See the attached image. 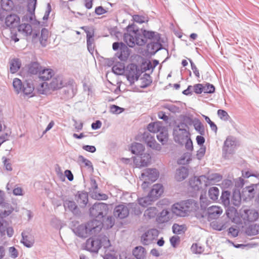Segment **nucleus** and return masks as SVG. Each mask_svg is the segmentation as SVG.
<instances>
[{
	"label": "nucleus",
	"mask_w": 259,
	"mask_h": 259,
	"mask_svg": "<svg viewBox=\"0 0 259 259\" xmlns=\"http://www.w3.org/2000/svg\"><path fill=\"white\" fill-rule=\"evenodd\" d=\"M101 223L97 220H92L86 224H81L72 228L76 235L80 238H87L90 235H95L102 229Z\"/></svg>",
	"instance_id": "nucleus-1"
},
{
	"label": "nucleus",
	"mask_w": 259,
	"mask_h": 259,
	"mask_svg": "<svg viewBox=\"0 0 259 259\" xmlns=\"http://www.w3.org/2000/svg\"><path fill=\"white\" fill-rule=\"evenodd\" d=\"M195 205L193 200H187L176 203L171 206L172 212L179 217H185L191 211Z\"/></svg>",
	"instance_id": "nucleus-2"
},
{
	"label": "nucleus",
	"mask_w": 259,
	"mask_h": 259,
	"mask_svg": "<svg viewBox=\"0 0 259 259\" xmlns=\"http://www.w3.org/2000/svg\"><path fill=\"white\" fill-rule=\"evenodd\" d=\"M186 126L185 123H181L173 128L174 140L180 145L184 144L186 139L190 136L189 132L185 128Z\"/></svg>",
	"instance_id": "nucleus-3"
},
{
	"label": "nucleus",
	"mask_w": 259,
	"mask_h": 259,
	"mask_svg": "<svg viewBox=\"0 0 259 259\" xmlns=\"http://www.w3.org/2000/svg\"><path fill=\"white\" fill-rule=\"evenodd\" d=\"M108 205L104 203H95L90 209L91 216L100 220L105 217L108 213Z\"/></svg>",
	"instance_id": "nucleus-4"
},
{
	"label": "nucleus",
	"mask_w": 259,
	"mask_h": 259,
	"mask_svg": "<svg viewBox=\"0 0 259 259\" xmlns=\"http://www.w3.org/2000/svg\"><path fill=\"white\" fill-rule=\"evenodd\" d=\"M141 74V70L137 65L133 63L128 64L125 70V75L131 84L138 80Z\"/></svg>",
	"instance_id": "nucleus-5"
},
{
	"label": "nucleus",
	"mask_w": 259,
	"mask_h": 259,
	"mask_svg": "<svg viewBox=\"0 0 259 259\" xmlns=\"http://www.w3.org/2000/svg\"><path fill=\"white\" fill-rule=\"evenodd\" d=\"M159 171L156 168H146L141 174V177L144 180L142 185L145 189L148 184L155 182L159 177Z\"/></svg>",
	"instance_id": "nucleus-6"
},
{
	"label": "nucleus",
	"mask_w": 259,
	"mask_h": 259,
	"mask_svg": "<svg viewBox=\"0 0 259 259\" xmlns=\"http://www.w3.org/2000/svg\"><path fill=\"white\" fill-rule=\"evenodd\" d=\"M113 50L119 51L116 53V56L120 60L125 61L128 59L130 55V50L127 48L126 45L123 42H115L112 45Z\"/></svg>",
	"instance_id": "nucleus-7"
},
{
	"label": "nucleus",
	"mask_w": 259,
	"mask_h": 259,
	"mask_svg": "<svg viewBox=\"0 0 259 259\" xmlns=\"http://www.w3.org/2000/svg\"><path fill=\"white\" fill-rule=\"evenodd\" d=\"M206 176L202 175L199 177L192 178L189 181V184L194 191H198L208 186V184L206 183Z\"/></svg>",
	"instance_id": "nucleus-8"
},
{
	"label": "nucleus",
	"mask_w": 259,
	"mask_h": 259,
	"mask_svg": "<svg viewBox=\"0 0 259 259\" xmlns=\"http://www.w3.org/2000/svg\"><path fill=\"white\" fill-rule=\"evenodd\" d=\"M259 217L258 212L254 209H244L241 212V218L244 223L256 221Z\"/></svg>",
	"instance_id": "nucleus-9"
},
{
	"label": "nucleus",
	"mask_w": 259,
	"mask_h": 259,
	"mask_svg": "<svg viewBox=\"0 0 259 259\" xmlns=\"http://www.w3.org/2000/svg\"><path fill=\"white\" fill-rule=\"evenodd\" d=\"M159 232L156 229L148 230L141 236V242L144 245H149L158 236Z\"/></svg>",
	"instance_id": "nucleus-10"
},
{
	"label": "nucleus",
	"mask_w": 259,
	"mask_h": 259,
	"mask_svg": "<svg viewBox=\"0 0 259 259\" xmlns=\"http://www.w3.org/2000/svg\"><path fill=\"white\" fill-rule=\"evenodd\" d=\"M2 211L0 212V233L2 235L6 234V230L8 227V223L4 219V217L8 216L12 212L11 210H3V206H1Z\"/></svg>",
	"instance_id": "nucleus-11"
},
{
	"label": "nucleus",
	"mask_w": 259,
	"mask_h": 259,
	"mask_svg": "<svg viewBox=\"0 0 259 259\" xmlns=\"http://www.w3.org/2000/svg\"><path fill=\"white\" fill-rule=\"evenodd\" d=\"M86 249L93 252H98L101 248V242L98 238H90L86 241Z\"/></svg>",
	"instance_id": "nucleus-12"
},
{
	"label": "nucleus",
	"mask_w": 259,
	"mask_h": 259,
	"mask_svg": "<svg viewBox=\"0 0 259 259\" xmlns=\"http://www.w3.org/2000/svg\"><path fill=\"white\" fill-rule=\"evenodd\" d=\"M130 209L127 205L120 204L116 206L114 210V215L115 217L124 219L128 216Z\"/></svg>",
	"instance_id": "nucleus-13"
},
{
	"label": "nucleus",
	"mask_w": 259,
	"mask_h": 259,
	"mask_svg": "<svg viewBox=\"0 0 259 259\" xmlns=\"http://www.w3.org/2000/svg\"><path fill=\"white\" fill-rule=\"evenodd\" d=\"M235 146V141L232 138L228 137L226 139L223 148L225 157H228V154H231L234 152Z\"/></svg>",
	"instance_id": "nucleus-14"
},
{
	"label": "nucleus",
	"mask_w": 259,
	"mask_h": 259,
	"mask_svg": "<svg viewBox=\"0 0 259 259\" xmlns=\"http://www.w3.org/2000/svg\"><path fill=\"white\" fill-rule=\"evenodd\" d=\"M133 26H128L127 27V31L129 33H125L123 36L124 41L131 48L134 47L136 44L135 34L133 33Z\"/></svg>",
	"instance_id": "nucleus-15"
},
{
	"label": "nucleus",
	"mask_w": 259,
	"mask_h": 259,
	"mask_svg": "<svg viewBox=\"0 0 259 259\" xmlns=\"http://www.w3.org/2000/svg\"><path fill=\"white\" fill-rule=\"evenodd\" d=\"M143 138L147 145L153 150L160 151L161 146L155 141L154 137L149 133H144Z\"/></svg>",
	"instance_id": "nucleus-16"
},
{
	"label": "nucleus",
	"mask_w": 259,
	"mask_h": 259,
	"mask_svg": "<svg viewBox=\"0 0 259 259\" xmlns=\"http://www.w3.org/2000/svg\"><path fill=\"white\" fill-rule=\"evenodd\" d=\"M139 157L134 158V162L137 167L147 166L150 162L151 156L149 154L144 153Z\"/></svg>",
	"instance_id": "nucleus-17"
},
{
	"label": "nucleus",
	"mask_w": 259,
	"mask_h": 259,
	"mask_svg": "<svg viewBox=\"0 0 259 259\" xmlns=\"http://www.w3.org/2000/svg\"><path fill=\"white\" fill-rule=\"evenodd\" d=\"M223 209L218 206H211L208 208L207 213L208 220L216 219L222 213Z\"/></svg>",
	"instance_id": "nucleus-18"
},
{
	"label": "nucleus",
	"mask_w": 259,
	"mask_h": 259,
	"mask_svg": "<svg viewBox=\"0 0 259 259\" xmlns=\"http://www.w3.org/2000/svg\"><path fill=\"white\" fill-rule=\"evenodd\" d=\"M98 188V186L96 180L94 179H91L90 181V191L95 193V197L96 199L98 200H106L108 198V196L106 194L101 193L97 194Z\"/></svg>",
	"instance_id": "nucleus-19"
},
{
	"label": "nucleus",
	"mask_w": 259,
	"mask_h": 259,
	"mask_svg": "<svg viewBox=\"0 0 259 259\" xmlns=\"http://www.w3.org/2000/svg\"><path fill=\"white\" fill-rule=\"evenodd\" d=\"M75 200L81 207H84L88 203V194L83 191H78L75 195Z\"/></svg>",
	"instance_id": "nucleus-20"
},
{
	"label": "nucleus",
	"mask_w": 259,
	"mask_h": 259,
	"mask_svg": "<svg viewBox=\"0 0 259 259\" xmlns=\"http://www.w3.org/2000/svg\"><path fill=\"white\" fill-rule=\"evenodd\" d=\"M19 22L20 18L16 14L9 15L5 19L6 26L10 28L17 26Z\"/></svg>",
	"instance_id": "nucleus-21"
},
{
	"label": "nucleus",
	"mask_w": 259,
	"mask_h": 259,
	"mask_svg": "<svg viewBox=\"0 0 259 259\" xmlns=\"http://www.w3.org/2000/svg\"><path fill=\"white\" fill-rule=\"evenodd\" d=\"M171 218L170 212L167 209H163L157 215L156 221L159 224L166 223L169 222Z\"/></svg>",
	"instance_id": "nucleus-22"
},
{
	"label": "nucleus",
	"mask_w": 259,
	"mask_h": 259,
	"mask_svg": "<svg viewBox=\"0 0 259 259\" xmlns=\"http://www.w3.org/2000/svg\"><path fill=\"white\" fill-rule=\"evenodd\" d=\"M163 192V188L162 185L160 184H157L153 186L152 189L149 194L151 196V197L154 198L155 200L161 196Z\"/></svg>",
	"instance_id": "nucleus-23"
},
{
	"label": "nucleus",
	"mask_w": 259,
	"mask_h": 259,
	"mask_svg": "<svg viewBox=\"0 0 259 259\" xmlns=\"http://www.w3.org/2000/svg\"><path fill=\"white\" fill-rule=\"evenodd\" d=\"M22 239L21 242L27 247H31L34 244V240L31 235L27 231H23L21 233Z\"/></svg>",
	"instance_id": "nucleus-24"
},
{
	"label": "nucleus",
	"mask_w": 259,
	"mask_h": 259,
	"mask_svg": "<svg viewBox=\"0 0 259 259\" xmlns=\"http://www.w3.org/2000/svg\"><path fill=\"white\" fill-rule=\"evenodd\" d=\"M64 86L63 77L61 76H57L53 78L50 83V89L52 90H58Z\"/></svg>",
	"instance_id": "nucleus-25"
},
{
	"label": "nucleus",
	"mask_w": 259,
	"mask_h": 259,
	"mask_svg": "<svg viewBox=\"0 0 259 259\" xmlns=\"http://www.w3.org/2000/svg\"><path fill=\"white\" fill-rule=\"evenodd\" d=\"M162 45L159 40L152 41L147 45V50L151 54H155L162 49Z\"/></svg>",
	"instance_id": "nucleus-26"
},
{
	"label": "nucleus",
	"mask_w": 259,
	"mask_h": 259,
	"mask_svg": "<svg viewBox=\"0 0 259 259\" xmlns=\"http://www.w3.org/2000/svg\"><path fill=\"white\" fill-rule=\"evenodd\" d=\"M188 169L185 167L182 166L177 169L175 178L179 182L185 180L188 176Z\"/></svg>",
	"instance_id": "nucleus-27"
},
{
	"label": "nucleus",
	"mask_w": 259,
	"mask_h": 259,
	"mask_svg": "<svg viewBox=\"0 0 259 259\" xmlns=\"http://www.w3.org/2000/svg\"><path fill=\"white\" fill-rule=\"evenodd\" d=\"M18 30L25 36L30 35L32 33V28L29 24L23 23L18 25Z\"/></svg>",
	"instance_id": "nucleus-28"
},
{
	"label": "nucleus",
	"mask_w": 259,
	"mask_h": 259,
	"mask_svg": "<svg viewBox=\"0 0 259 259\" xmlns=\"http://www.w3.org/2000/svg\"><path fill=\"white\" fill-rule=\"evenodd\" d=\"M143 35L145 36L146 42L148 39L150 40L151 41L153 40H159L160 39V34L156 32L143 30Z\"/></svg>",
	"instance_id": "nucleus-29"
},
{
	"label": "nucleus",
	"mask_w": 259,
	"mask_h": 259,
	"mask_svg": "<svg viewBox=\"0 0 259 259\" xmlns=\"http://www.w3.org/2000/svg\"><path fill=\"white\" fill-rule=\"evenodd\" d=\"M158 140L161 143L162 145L165 144L168 139V134L167 130L163 127L160 132H158V134L156 136Z\"/></svg>",
	"instance_id": "nucleus-30"
},
{
	"label": "nucleus",
	"mask_w": 259,
	"mask_h": 259,
	"mask_svg": "<svg viewBox=\"0 0 259 259\" xmlns=\"http://www.w3.org/2000/svg\"><path fill=\"white\" fill-rule=\"evenodd\" d=\"M54 75V71L51 69H44L39 72V77L43 80H48L52 78Z\"/></svg>",
	"instance_id": "nucleus-31"
},
{
	"label": "nucleus",
	"mask_w": 259,
	"mask_h": 259,
	"mask_svg": "<svg viewBox=\"0 0 259 259\" xmlns=\"http://www.w3.org/2000/svg\"><path fill=\"white\" fill-rule=\"evenodd\" d=\"M144 146L139 143H135L133 144L131 147V150L133 154L136 155H142L144 151Z\"/></svg>",
	"instance_id": "nucleus-32"
},
{
	"label": "nucleus",
	"mask_w": 259,
	"mask_h": 259,
	"mask_svg": "<svg viewBox=\"0 0 259 259\" xmlns=\"http://www.w3.org/2000/svg\"><path fill=\"white\" fill-rule=\"evenodd\" d=\"M133 33L135 34V39H136V44L138 46H143L146 43V38L143 35V30H142V33L139 32L138 30L133 31Z\"/></svg>",
	"instance_id": "nucleus-33"
},
{
	"label": "nucleus",
	"mask_w": 259,
	"mask_h": 259,
	"mask_svg": "<svg viewBox=\"0 0 259 259\" xmlns=\"http://www.w3.org/2000/svg\"><path fill=\"white\" fill-rule=\"evenodd\" d=\"M96 220L101 223L102 228L104 227L106 229L111 228L114 224V220L111 216H107V218L104 217L100 220Z\"/></svg>",
	"instance_id": "nucleus-34"
},
{
	"label": "nucleus",
	"mask_w": 259,
	"mask_h": 259,
	"mask_svg": "<svg viewBox=\"0 0 259 259\" xmlns=\"http://www.w3.org/2000/svg\"><path fill=\"white\" fill-rule=\"evenodd\" d=\"M146 250L142 246H137L133 251V254L137 259H143L146 256Z\"/></svg>",
	"instance_id": "nucleus-35"
},
{
	"label": "nucleus",
	"mask_w": 259,
	"mask_h": 259,
	"mask_svg": "<svg viewBox=\"0 0 259 259\" xmlns=\"http://www.w3.org/2000/svg\"><path fill=\"white\" fill-rule=\"evenodd\" d=\"M158 209L155 207H150L144 211V216L145 218L151 219L154 218L158 215Z\"/></svg>",
	"instance_id": "nucleus-36"
},
{
	"label": "nucleus",
	"mask_w": 259,
	"mask_h": 259,
	"mask_svg": "<svg viewBox=\"0 0 259 259\" xmlns=\"http://www.w3.org/2000/svg\"><path fill=\"white\" fill-rule=\"evenodd\" d=\"M222 176L219 174H212L206 177V183L208 184V186L210 184H213L220 182L222 180Z\"/></svg>",
	"instance_id": "nucleus-37"
},
{
	"label": "nucleus",
	"mask_w": 259,
	"mask_h": 259,
	"mask_svg": "<svg viewBox=\"0 0 259 259\" xmlns=\"http://www.w3.org/2000/svg\"><path fill=\"white\" fill-rule=\"evenodd\" d=\"M64 206L65 208H67L74 214L78 213V209L75 202L66 200L64 202Z\"/></svg>",
	"instance_id": "nucleus-38"
},
{
	"label": "nucleus",
	"mask_w": 259,
	"mask_h": 259,
	"mask_svg": "<svg viewBox=\"0 0 259 259\" xmlns=\"http://www.w3.org/2000/svg\"><path fill=\"white\" fill-rule=\"evenodd\" d=\"M163 127L161 122H155L148 124L147 128L150 132L158 133Z\"/></svg>",
	"instance_id": "nucleus-39"
},
{
	"label": "nucleus",
	"mask_w": 259,
	"mask_h": 259,
	"mask_svg": "<svg viewBox=\"0 0 259 259\" xmlns=\"http://www.w3.org/2000/svg\"><path fill=\"white\" fill-rule=\"evenodd\" d=\"M208 194L210 199L213 201H215L218 199L220 191L218 187H212L209 189Z\"/></svg>",
	"instance_id": "nucleus-40"
},
{
	"label": "nucleus",
	"mask_w": 259,
	"mask_h": 259,
	"mask_svg": "<svg viewBox=\"0 0 259 259\" xmlns=\"http://www.w3.org/2000/svg\"><path fill=\"white\" fill-rule=\"evenodd\" d=\"M125 67L123 64L117 63L112 67V71L117 75H122L125 73Z\"/></svg>",
	"instance_id": "nucleus-41"
},
{
	"label": "nucleus",
	"mask_w": 259,
	"mask_h": 259,
	"mask_svg": "<svg viewBox=\"0 0 259 259\" xmlns=\"http://www.w3.org/2000/svg\"><path fill=\"white\" fill-rule=\"evenodd\" d=\"M41 70V66L39 64L36 62H31L28 65V71L30 73L36 74L39 72Z\"/></svg>",
	"instance_id": "nucleus-42"
},
{
	"label": "nucleus",
	"mask_w": 259,
	"mask_h": 259,
	"mask_svg": "<svg viewBox=\"0 0 259 259\" xmlns=\"http://www.w3.org/2000/svg\"><path fill=\"white\" fill-rule=\"evenodd\" d=\"M155 201L154 198L151 197V196L148 194V196L144 197H142L138 199V202L139 205L143 207H146L147 206L151 204V202Z\"/></svg>",
	"instance_id": "nucleus-43"
},
{
	"label": "nucleus",
	"mask_w": 259,
	"mask_h": 259,
	"mask_svg": "<svg viewBox=\"0 0 259 259\" xmlns=\"http://www.w3.org/2000/svg\"><path fill=\"white\" fill-rule=\"evenodd\" d=\"M141 84L140 87L141 88H146L149 87L152 83V79L149 75L145 74L144 77L141 78Z\"/></svg>",
	"instance_id": "nucleus-44"
},
{
	"label": "nucleus",
	"mask_w": 259,
	"mask_h": 259,
	"mask_svg": "<svg viewBox=\"0 0 259 259\" xmlns=\"http://www.w3.org/2000/svg\"><path fill=\"white\" fill-rule=\"evenodd\" d=\"M128 207L131 213L139 215L142 213L139 205L137 203H130L128 204Z\"/></svg>",
	"instance_id": "nucleus-45"
},
{
	"label": "nucleus",
	"mask_w": 259,
	"mask_h": 259,
	"mask_svg": "<svg viewBox=\"0 0 259 259\" xmlns=\"http://www.w3.org/2000/svg\"><path fill=\"white\" fill-rule=\"evenodd\" d=\"M246 232L248 235H255L259 233V225L254 224L249 226Z\"/></svg>",
	"instance_id": "nucleus-46"
},
{
	"label": "nucleus",
	"mask_w": 259,
	"mask_h": 259,
	"mask_svg": "<svg viewBox=\"0 0 259 259\" xmlns=\"http://www.w3.org/2000/svg\"><path fill=\"white\" fill-rule=\"evenodd\" d=\"M230 193L229 191H225L222 192L221 200L223 204L225 206H229L230 204Z\"/></svg>",
	"instance_id": "nucleus-47"
},
{
	"label": "nucleus",
	"mask_w": 259,
	"mask_h": 259,
	"mask_svg": "<svg viewBox=\"0 0 259 259\" xmlns=\"http://www.w3.org/2000/svg\"><path fill=\"white\" fill-rule=\"evenodd\" d=\"M13 7V2L12 0H1V8L6 11H10Z\"/></svg>",
	"instance_id": "nucleus-48"
},
{
	"label": "nucleus",
	"mask_w": 259,
	"mask_h": 259,
	"mask_svg": "<svg viewBox=\"0 0 259 259\" xmlns=\"http://www.w3.org/2000/svg\"><path fill=\"white\" fill-rule=\"evenodd\" d=\"M49 36V31L47 29L44 28L41 29L40 37V42L42 46H46V42Z\"/></svg>",
	"instance_id": "nucleus-49"
},
{
	"label": "nucleus",
	"mask_w": 259,
	"mask_h": 259,
	"mask_svg": "<svg viewBox=\"0 0 259 259\" xmlns=\"http://www.w3.org/2000/svg\"><path fill=\"white\" fill-rule=\"evenodd\" d=\"M21 63L18 59H13L10 64V71L12 73H16L20 68Z\"/></svg>",
	"instance_id": "nucleus-50"
},
{
	"label": "nucleus",
	"mask_w": 259,
	"mask_h": 259,
	"mask_svg": "<svg viewBox=\"0 0 259 259\" xmlns=\"http://www.w3.org/2000/svg\"><path fill=\"white\" fill-rule=\"evenodd\" d=\"M172 229L173 233L177 234H181L184 233L186 230V227L185 225H179L177 224H174Z\"/></svg>",
	"instance_id": "nucleus-51"
},
{
	"label": "nucleus",
	"mask_w": 259,
	"mask_h": 259,
	"mask_svg": "<svg viewBox=\"0 0 259 259\" xmlns=\"http://www.w3.org/2000/svg\"><path fill=\"white\" fill-rule=\"evenodd\" d=\"M13 85L15 91L18 94L21 92L23 88V84L20 79L15 78L13 81Z\"/></svg>",
	"instance_id": "nucleus-52"
},
{
	"label": "nucleus",
	"mask_w": 259,
	"mask_h": 259,
	"mask_svg": "<svg viewBox=\"0 0 259 259\" xmlns=\"http://www.w3.org/2000/svg\"><path fill=\"white\" fill-rule=\"evenodd\" d=\"M194 126L196 131H197L201 135H204L205 134L204 127L202 123L197 120L194 123Z\"/></svg>",
	"instance_id": "nucleus-53"
},
{
	"label": "nucleus",
	"mask_w": 259,
	"mask_h": 259,
	"mask_svg": "<svg viewBox=\"0 0 259 259\" xmlns=\"http://www.w3.org/2000/svg\"><path fill=\"white\" fill-rule=\"evenodd\" d=\"M34 88L29 83L23 84V88L21 91L26 95H30L33 91Z\"/></svg>",
	"instance_id": "nucleus-54"
},
{
	"label": "nucleus",
	"mask_w": 259,
	"mask_h": 259,
	"mask_svg": "<svg viewBox=\"0 0 259 259\" xmlns=\"http://www.w3.org/2000/svg\"><path fill=\"white\" fill-rule=\"evenodd\" d=\"M3 162L4 164V168L5 170L11 171L13 170L11 160L5 157H2Z\"/></svg>",
	"instance_id": "nucleus-55"
},
{
	"label": "nucleus",
	"mask_w": 259,
	"mask_h": 259,
	"mask_svg": "<svg viewBox=\"0 0 259 259\" xmlns=\"http://www.w3.org/2000/svg\"><path fill=\"white\" fill-rule=\"evenodd\" d=\"M98 239H99L101 242V247L103 246L104 248H106L110 246V240L106 236H100Z\"/></svg>",
	"instance_id": "nucleus-56"
},
{
	"label": "nucleus",
	"mask_w": 259,
	"mask_h": 259,
	"mask_svg": "<svg viewBox=\"0 0 259 259\" xmlns=\"http://www.w3.org/2000/svg\"><path fill=\"white\" fill-rule=\"evenodd\" d=\"M218 116L223 120L228 121L230 118L228 113L222 109H219L217 112Z\"/></svg>",
	"instance_id": "nucleus-57"
},
{
	"label": "nucleus",
	"mask_w": 259,
	"mask_h": 259,
	"mask_svg": "<svg viewBox=\"0 0 259 259\" xmlns=\"http://www.w3.org/2000/svg\"><path fill=\"white\" fill-rule=\"evenodd\" d=\"M190 160V155L188 153H185L178 160V163L179 164H186L189 162Z\"/></svg>",
	"instance_id": "nucleus-58"
},
{
	"label": "nucleus",
	"mask_w": 259,
	"mask_h": 259,
	"mask_svg": "<svg viewBox=\"0 0 259 259\" xmlns=\"http://www.w3.org/2000/svg\"><path fill=\"white\" fill-rule=\"evenodd\" d=\"M203 92L204 93L211 94L214 92L215 88L213 85L207 83L203 85Z\"/></svg>",
	"instance_id": "nucleus-59"
},
{
	"label": "nucleus",
	"mask_w": 259,
	"mask_h": 259,
	"mask_svg": "<svg viewBox=\"0 0 259 259\" xmlns=\"http://www.w3.org/2000/svg\"><path fill=\"white\" fill-rule=\"evenodd\" d=\"M191 251L195 254H200L203 251V248L202 246H199L198 244H193L191 247Z\"/></svg>",
	"instance_id": "nucleus-60"
},
{
	"label": "nucleus",
	"mask_w": 259,
	"mask_h": 259,
	"mask_svg": "<svg viewBox=\"0 0 259 259\" xmlns=\"http://www.w3.org/2000/svg\"><path fill=\"white\" fill-rule=\"evenodd\" d=\"M206 152V147L204 145L200 146L199 149L197 151L196 157L198 159H201L205 155Z\"/></svg>",
	"instance_id": "nucleus-61"
},
{
	"label": "nucleus",
	"mask_w": 259,
	"mask_h": 259,
	"mask_svg": "<svg viewBox=\"0 0 259 259\" xmlns=\"http://www.w3.org/2000/svg\"><path fill=\"white\" fill-rule=\"evenodd\" d=\"M41 89H39V91L42 94H46L48 93L50 89V84H49L48 82H44L41 83L40 85Z\"/></svg>",
	"instance_id": "nucleus-62"
},
{
	"label": "nucleus",
	"mask_w": 259,
	"mask_h": 259,
	"mask_svg": "<svg viewBox=\"0 0 259 259\" xmlns=\"http://www.w3.org/2000/svg\"><path fill=\"white\" fill-rule=\"evenodd\" d=\"M203 116L205 118V121L209 124L211 130L217 133L218 128L216 124L208 116L205 115H203Z\"/></svg>",
	"instance_id": "nucleus-63"
},
{
	"label": "nucleus",
	"mask_w": 259,
	"mask_h": 259,
	"mask_svg": "<svg viewBox=\"0 0 259 259\" xmlns=\"http://www.w3.org/2000/svg\"><path fill=\"white\" fill-rule=\"evenodd\" d=\"M79 160L83 163L85 166L93 168L92 162L89 160L85 158L83 156L80 155L78 157Z\"/></svg>",
	"instance_id": "nucleus-64"
}]
</instances>
